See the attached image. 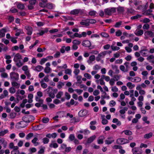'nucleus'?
<instances>
[{
  "mask_svg": "<svg viewBox=\"0 0 154 154\" xmlns=\"http://www.w3.org/2000/svg\"><path fill=\"white\" fill-rule=\"evenodd\" d=\"M116 8L115 7L109 8L105 9L104 11L106 15H111L112 13H115L116 12Z\"/></svg>",
  "mask_w": 154,
  "mask_h": 154,
  "instance_id": "obj_1",
  "label": "nucleus"
},
{
  "mask_svg": "<svg viewBox=\"0 0 154 154\" xmlns=\"http://www.w3.org/2000/svg\"><path fill=\"white\" fill-rule=\"evenodd\" d=\"M35 119V117L31 115H26L22 117V120H23L22 122H30Z\"/></svg>",
  "mask_w": 154,
  "mask_h": 154,
  "instance_id": "obj_2",
  "label": "nucleus"
},
{
  "mask_svg": "<svg viewBox=\"0 0 154 154\" xmlns=\"http://www.w3.org/2000/svg\"><path fill=\"white\" fill-rule=\"evenodd\" d=\"M116 143L117 144L122 145L129 142V141L128 139L124 138H119L116 140Z\"/></svg>",
  "mask_w": 154,
  "mask_h": 154,
  "instance_id": "obj_3",
  "label": "nucleus"
},
{
  "mask_svg": "<svg viewBox=\"0 0 154 154\" xmlns=\"http://www.w3.org/2000/svg\"><path fill=\"white\" fill-rule=\"evenodd\" d=\"M10 77L13 81H17L19 79V75L17 73L12 72L10 73Z\"/></svg>",
  "mask_w": 154,
  "mask_h": 154,
  "instance_id": "obj_4",
  "label": "nucleus"
},
{
  "mask_svg": "<svg viewBox=\"0 0 154 154\" xmlns=\"http://www.w3.org/2000/svg\"><path fill=\"white\" fill-rule=\"evenodd\" d=\"M37 2V0H29V4L28 5V8L29 10H32L34 8V5Z\"/></svg>",
  "mask_w": 154,
  "mask_h": 154,
  "instance_id": "obj_5",
  "label": "nucleus"
},
{
  "mask_svg": "<svg viewBox=\"0 0 154 154\" xmlns=\"http://www.w3.org/2000/svg\"><path fill=\"white\" fill-rule=\"evenodd\" d=\"M82 45L85 47H88L90 49L93 48H90L91 46V42L88 40H83L82 43Z\"/></svg>",
  "mask_w": 154,
  "mask_h": 154,
  "instance_id": "obj_6",
  "label": "nucleus"
},
{
  "mask_svg": "<svg viewBox=\"0 0 154 154\" xmlns=\"http://www.w3.org/2000/svg\"><path fill=\"white\" fill-rule=\"evenodd\" d=\"M132 152L133 154H141L142 153V150H139L138 147H135L132 149Z\"/></svg>",
  "mask_w": 154,
  "mask_h": 154,
  "instance_id": "obj_7",
  "label": "nucleus"
},
{
  "mask_svg": "<svg viewBox=\"0 0 154 154\" xmlns=\"http://www.w3.org/2000/svg\"><path fill=\"white\" fill-rule=\"evenodd\" d=\"M88 110L86 109L81 110L78 113V115L81 117H84L87 114Z\"/></svg>",
  "mask_w": 154,
  "mask_h": 154,
  "instance_id": "obj_8",
  "label": "nucleus"
},
{
  "mask_svg": "<svg viewBox=\"0 0 154 154\" xmlns=\"http://www.w3.org/2000/svg\"><path fill=\"white\" fill-rule=\"evenodd\" d=\"M25 29L27 31V34L28 35H30L32 33V28L29 26H25Z\"/></svg>",
  "mask_w": 154,
  "mask_h": 154,
  "instance_id": "obj_9",
  "label": "nucleus"
},
{
  "mask_svg": "<svg viewBox=\"0 0 154 154\" xmlns=\"http://www.w3.org/2000/svg\"><path fill=\"white\" fill-rule=\"evenodd\" d=\"M6 29L4 28L0 30V38H2L5 37V33L6 32Z\"/></svg>",
  "mask_w": 154,
  "mask_h": 154,
  "instance_id": "obj_10",
  "label": "nucleus"
},
{
  "mask_svg": "<svg viewBox=\"0 0 154 154\" xmlns=\"http://www.w3.org/2000/svg\"><path fill=\"white\" fill-rule=\"evenodd\" d=\"M105 137L103 136H101L99 137L97 140V142L99 144H102L103 143V140Z\"/></svg>",
  "mask_w": 154,
  "mask_h": 154,
  "instance_id": "obj_11",
  "label": "nucleus"
},
{
  "mask_svg": "<svg viewBox=\"0 0 154 154\" xmlns=\"http://www.w3.org/2000/svg\"><path fill=\"white\" fill-rule=\"evenodd\" d=\"M96 137L95 135H93L89 137L87 141V143H90L92 142L96 138Z\"/></svg>",
  "mask_w": 154,
  "mask_h": 154,
  "instance_id": "obj_12",
  "label": "nucleus"
},
{
  "mask_svg": "<svg viewBox=\"0 0 154 154\" xmlns=\"http://www.w3.org/2000/svg\"><path fill=\"white\" fill-rule=\"evenodd\" d=\"M118 13L119 14H121L123 13L125 11L124 8L123 7L119 6L117 8Z\"/></svg>",
  "mask_w": 154,
  "mask_h": 154,
  "instance_id": "obj_13",
  "label": "nucleus"
},
{
  "mask_svg": "<svg viewBox=\"0 0 154 154\" xmlns=\"http://www.w3.org/2000/svg\"><path fill=\"white\" fill-rule=\"evenodd\" d=\"M44 7H41L42 8H45L46 7L50 9H52L53 8V4L51 3H46L44 5Z\"/></svg>",
  "mask_w": 154,
  "mask_h": 154,
  "instance_id": "obj_14",
  "label": "nucleus"
},
{
  "mask_svg": "<svg viewBox=\"0 0 154 154\" xmlns=\"http://www.w3.org/2000/svg\"><path fill=\"white\" fill-rule=\"evenodd\" d=\"M87 19L85 20H82V21L80 22V24L82 25H85L86 26H88L89 24L88 23Z\"/></svg>",
  "mask_w": 154,
  "mask_h": 154,
  "instance_id": "obj_15",
  "label": "nucleus"
},
{
  "mask_svg": "<svg viewBox=\"0 0 154 154\" xmlns=\"http://www.w3.org/2000/svg\"><path fill=\"white\" fill-rule=\"evenodd\" d=\"M75 103L74 100L73 99H71L70 102H67L66 103V105L69 107H70L71 105H72Z\"/></svg>",
  "mask_w": 154,
  "mask_h": 154,
  "instance_id": "obj_16",
  "label": "nucleus"
},
{
  "mask_svg": "<svg viewBox=\"0 0 154 154\" xmlns=\"http://www.w3.org/2000/svg\"><path fill=\"white\" fill-rule=\"evenodd\" d=\"M43 126H34L32 127V129L35 131L41 130L43 128Z\"/></svg>",
  "mask_w": 154,
  "mask_h": 154,
  "instance_id": "obj_17",
  "label": "nucleus"
},
{
  "mask_svg": "<svg viewBox=\"0 0 154 154\" xmlns=\"http://www.w3.org/2000/svg\"><path fill=\"white\" fill-rule=\"evenodd\" d=\"M17 7L19 9L23 10L25 8V5L24 4L20 2L17 5Z\"/></svg>",
  "mask_w": 154,
  "mask_h": 154,
  "instance_id": "obj_18",
  "label": "nucleus"
},
{
  "mask_svg": "<svg viewBox=\"0 0 154 154\" xmlns=\"http://www.w3.org/2000/svg\"><path fill=\"white\" fill-rule=\"evenodd\" d=\"M42 1L41 2H40L39 3V5L40 7H44V5L45 4L48 2V0H40Z\"/></svg>",
  "mask_w": 154,
  "mask_h": 154,
  "instance_id": "obj_19",
  "label": "nucleus"
},
{
  "mask_svg": "<svg viewBox=\"0 0 154 154\" xmlns=\"http://www.w3.org/2000/svg\"><path fill=\"white\" fill-rule=\"evenodd\" d=\"M70 14L72 15H77L79 14L78 9H74L71 11Z\"/></svg>",
  "mask_w": 154,
  "mask_h": 154,
  "instance_id": "obj_20",
  "label": "nucleus"
},
{
  "mask_svg": "<svg viewBox=\"0 0 154 154\" xmlns=\"http://www.w3.org/2000/svg\"><path fill=\"white\" fill-rule=\"evenodd\" d=\"M43 69V67L42 66L40 65H38L35 67V70L38 72H40Z\"/></svg>",
  "mask_w": 154,
  "mask_h": 154,
  "instance_id": "obj_21",
  "label": "nucleus"
},
{
  "mask_svg": "<svg viewBox=\"0 0 154 154\" xmlns=\"http://www.w3.org/2000/svg\"><path fill=\"white\" fill-rule=\"evenodd\" d=\"M11 85L13 87H17V88H18L20 87V84L15 81H14L11 82Z\"/></svg>",
  "mask_w": 154,
  "mask_h": 154,
  "instance_id": "obj_22",
  "label": "nucleus"
},
{
  "mask_svg": "<svg viewBox=\"0 0 154 154\" xmlns=\"http://www.w3.org/2000/svg\"><path fill=\"white\" fill-rule=\"evenodd\" d=\"M112 122L114 123H117V125H121V123L120 121H119L116 118H114L113 119Z\"/></svg>",
  "mask_w": 154,
  "mask_h": 154,
  "instance_id": "obj_23",
  "label": "nucleus"
},
{
  "mask_svg": "<svg viewBox=\"0 0 154 154\" xmlns=\"http://www.w3.org/2000/svg\"><path fill=\"white\" fill-rule=\"evenodd\" d=\"M152 135V133L150 132L148 134H146L144 136V137L145 139H149L151 137Z\"/></svg>",
  "mask_w": 154,
  "mask_h": 154,
  "instance_id": "obj_24",
  "label": "nucleus"
},
{
  "mask_svg": "<svg viewBox=\"0 0 154 154\" xmlns=\"http://www.w3.org/2000/svg\"><path fill=\"white\" fill-rule=\"evenodd\" d=\"M15 58H17V60L21 59V56L19 53H17L14 56V62H16V61L15 60Z\"/></svg>",
  "mask_w": 154,
  "mask_h": 154,
  "instance_id": "obj_25",
  "label": "nucleus"
},
{
  "mask_svg": "<svg viewBox=\"0 0 154 154\" xmlns=\"http://www.w3.org/2000/svg\"><path fill=\"white\" fill-rule=\"evenodd\" d=\"M127 86L129 87V88L131 89L134 88L135 85L134 84H132L131 82H128L127 83Z\"/></svg>",
  "mask_w": 154,
  "mask_h": 154,
  "instance_id": "obj_26",
  "label": "nucleus"
},
{
  "mask_svg": "<svg viewBox=\"0 0 154 154\" xmlns=\"http://www.w3.org/2000/svg\"><path fill=\"white\" fill-rule=\"evenodd\" d=\"M144 34H146L151 37H153V32L151 31H147L145 32Z\"/></svg>",
  "mask_w": 154,
  "mask_h": 154,
  "instance_id": "obj_27",
  "label": "nucleus"
},
{
  "mask_svg": "<svg viewBox=\"0 0 154 154\" xmlns=\"http://www.w3.org/2000/svg\"><path fill=\"white\" fill-rule=\"evenodd\" d=\"M141 80V79L139 77H136L134 78L133 81H131L133 82H140Z\"/></svg>",
  "mask_w": 154,
  "mask_h": 154,
  "instance_id": "obj_28",
  "label": "nucleus"
},
{
  "mask_svg": "<svg viewBox=\"0 0 154 154\" xmlns=\"http://www.w3.org/2000/svg\"><path fill=\"white\" fill-rule=\"evenodd\" d=\"M122 132H124L125 135H131L132 134V132L128 130H124L122 131Z\"/></svg>",
  "mask_w": 154,
  "mask_h": 154,
  "instance_id": "obj_29",
  "label": "nucleus"
},
{
  "mask_svg": "<svg viewBox=\"0 0 154 154\" xmlns=\"http://www.w3.org/2000/svg\"><path fill=\"white\" fill-rule=\"evenodd\" d=\"M40 83H41V86L43 88H45L47 87V84L46 83L43 82V80H42L40 82Z\"/></svg>",
  "mask_w": 154,
  "mask_h": 154,
  "instance_id": "obj_30",
  "label": "nucleus"
},
{
  "mask_svg": "<svg viewBox=\"0 0 154 154\" xmlns=\"http://www.w3.org/2000/svg\"><path fill=\"white\" fill-rule=\"evenodd\" d=\"M87 20H88V22L89 24L90 23L94 24L96 22V21L95 19H87Z\"/></svg>",
  "mask_w": 154,
  "mask_h": 154,
  "instance_id": "obj_31",
  "label": "nucleus"
},
{
  "mask_svg": "<svg viewBox=\"0 0 154 154\" xmlns=\"http://www.w3.org/2000/svg\"><path fill=\"white\" fill-rule=\"evenodd\" d=\"M100 35L102 37L105 38H107L109 36V34L106 32H102L100 33Z\"/></svg>",
  "mask_w": 154,
  "mask_h": 154,
  "instance_id": "obj_32",
  "label": "nucleus"
},
{
  "mask_svg": "<svg viewBox=\"0 0 154 154\" xmlns=\"http://www.w3.org/2000/svg\"><path fill=\"white\" fill-rule=\"evenodd\" d=\"M142 17V16L140 14H137L135 16H132L131 17V20H135L138 19L139 18H140Z\"/></svg>",
  "mask_w": 154,
  "mask_h": 154,
  "instance_id": "obj_33",
  "label": "nucleus"
},
{
  "mask_svg": "<svg viewBox=\"0 0 154 154\" xmlns=\"http://www.w3.org/2000/svg\"><path fill=\"white\" fill-rule=\"evenodd\" d=\"M143 33V31L142 30H139L137 33H135V34L137 36H140L142 35Z\"/></svg>",
  "mask_w": 154,
  "mask_h": 154,
  "instance_id": "obj_34",
  "label": "nucleus"
},
{
  "mask_svg": "<svg viewBox=\"0 0 154 154\" xmlns=\"http://www.w3.org/2000/svg\"><path fill=\"white\" fill-rule=\"evenodd\" d=\"M72 42L74 45H79L81 44V42L76 39H75Z\"/></svg>",
  "mask_w": 154,
  "mask_h": 154,
  "instance_id": "obj_35",
  "label": "nucleus"
},
{
  "mask_svg": "<svg viewBox=\"0 0 154 154\" xmlns=\"http://www.w3.org/2000/svg\"><path fill=\"white\" fill-rule=\"evenodd\" d=\"M69 139L71 141H73L75 139V136L74 134H70L69 137Z\"/></svg>",
  "mask_w": 154,
  "mask_h": 154,
  "instance_id": "obj_36",
  "label": "nucleus"
},
{
  "mask_svg": "<svg viewBox=\"0 0 154 154\" xmlns=\"http://www.w3.org/2000/svg\"><path fill=\"white\" fill-rule=\"evenodd\" d=\"M58 145L56 143H51L49 145L50 147H53L54 148H57L58 147Z\"/></svg>",
  "mask_w": 154,
  "mask_h": 154,
  "instance_id": "obj_37",
  "label": "nucleus"
},
{
  "mask_svg": "<svg viewBox=\"0 0 154 154\" xmlns=\"http://www.w3.org/2000/svg\"><path fill=\"white\" fill-rule=\"evenodd\" d=\"M114 141V140H106L105 141V142L106 144L109 145L113 143Z\"/></svg>",
  "mask_w": 154,
  "mask_h": 154,
  "instance_id": "obj_38",
  "label": "nucleus"
},
{
  "mask_svg": "<svg viewBox=\"0 0 154 154\" xmlns=\"http://www.w3.org/2000/svg\"><path fill=\"white\" fill-rule=\"evenodd\" d=\"M63 92L62 91H59L58 93V94H57L56 97L57 98L60 99V98L61 96L62 95Z\"/></svg>",
  "mask_w": 154,
  "mask_h": 154,
  "instance_id": "obj_39",
  "label": "nucleus"
},
{
  "mask_svg": "<svg viewBox=\"0 0 154 154\" xmlns=\"http://www.w3.org/2000/svg\"><path fill=\"white\" fill-rule=\"evenodd\" d=\"M42 140L43 143L45 144L48 143L49 141V139L46 137L44 138Z\"/></svg>",
  "mask_w": 154,
  "mask_h": 154,
  "instance_id": "obj_40",
  "label": "nucleus"
},
{
  "mask_svg": "<svg viewBox=\"0 0 154 154\" xmlns=\"http://www.w3.org/2000/svg\"><path fill=\"white\" fill-rule=\"evenodd\" d=\"M8 132V131L7 129L3 131H2L0 132V136H3L6 133H7Z\"/></svg>",
  "mask_w": 154,
  "mask_h": 154,
  "instance_id": "obj_41",
  "label": "nucleus"
},
{
  "mask_svg": "<svg viewBox=\"0 0 154 154\" xmlns=\"http://www.w3.org/2000/svg\"><path fill=\"white\" fill-rule=\"evenodd\" d=\"M58 83L59 84L57 85V88L59 89L61 88L62 86H64V83L61 82H59Z\"/></svg>",
  "mask_w": 154,
  "mask_h": 154,
  "instance_id": "obj_42",
  "label": "nucleus"
},
{
  "mask_svg": "<svg viewBox=\"0 0 154 154\" xmlns=\"http://www.w3.org/2000/svg\"><path fill=\"white\" fill-rule=\"evenodd\" d=\"M122 35V32L119 29L116 32V35L117 36H120Z\"/></svg>",
  "mask_w": 154,
  "mask_h": 154,
  "instance_id": "obj_43",
  "label": "nucleus"
},
{
  "mask_svg": "<svg viewBox=\"0 0 154 154\" xmlns=\"http://www.w3.org/2000/svg\"><path fill=\"white\" fill-rule=\"evenodd\" d=\"M96 13V12L95 11H91L89 12V14L91 16H93L95 15Z\"/></svg>",
  "mask_w": 154,
  "mask_h": 154,
  "instance_id": "obj_44",
  "label": "nucleus"
},
{
  "mask_svg": "<svg viewBox=\"0 0 154 154\" xmlns=\"http://www.w3.org/2000/svg\"><path fill=\"white\" fill-rule=\"evenodd\" d=\"M51 69L49 67H46L44 69V72L46 73H48L50 72Z\"/></svg>",
  "mask_w": 154,
  "mask_h": 154,
  "instance_id": "obj_45",
  "label": "nucleus"
},
{
  "mask_svg": "<svg viewBox=\"0 0 154 154\" xmlns=\"http://www.w3.org/2000/svg\"><path fill=\"white\" fill-rule=\"evenodd\" d=\"M134 10L132 8H128L127 11V13L128 14H133L134 13Z\"/></svg>",
  "mask_w": 154,
  "mask_h": 154,
  "instance_id": "obj_46",
  "label": "nucleus"
},
{
  "mask_svg": "<svg viewBox=\"0 0 154 154\" xmlns=\"http://www.w3.org/2000/svg\"><path fill=\"white\" fill-rule=\"evenodd\" d=\"M47 60V59L46 58H43L41 59L40 62V64L41 65H43V64H44L45 62Z\"/></svg>",
  "mask_w": 154,
  "mask_h": 154,
  "instance_id": "obj_47",
  "label": "nucleus"
},
{
  "mask_svg": "<svg viewBox=\"0 0 154 154\" xmlns=\"http://www.w3.org/2000/svg\"><path fill=\"white\" fill-rule=\"evenodd\" d=\"M48 94L49 96L51 97V98H54L55 97V95L54 94V93H53V92H52L51 91V92H50V93H48Z\"/></svg>",
  "mask_w": 154,
  "mask_h": 154,
  "instance_id": "obj_48",
  "label": "nucleus"
},
{
  "mask_svg": "<svg viewBox=\"0 0 154 154\" xmlns=\"http://www.w3.org/2000/svg\"><path fill=\"white\" fill-rule=\"evenodd\" d=\"M84 76L88 79H90L91 78V75L89 73H86L84 74Z\"/></svg>",
  "mask_w": 154,
  "mask_h": 154,
  "instance_id": "obj_49",
  "label": "nucleus"
},
{
  "mask_svg": "<svg viewBox=\"0 0 154 154\" xmlns=\"http://www.w3.org/2000/svg\"><path fill=\"white\" fill-rule=\"evenodd\" d=\"M60 55V53L59 51L57 52L54 55V57L55 58L59 57Z\"/></svg>",
  "mask_w": 154,
  "mask_h": 154,
  "instance_id": "obj_50",
  "label": "nucleus"
},
{
  "mask_svg": "<svg viewBox=\"0 0 154 154\" xmlns=\"http://www.w3.org/2000/svg\"><path fill=\"white\" fill-rule=\"evenodd\" d=\"M147 117L146 116L144 117L143 118V120L147 124H148L149 123V121L147 120Z\"/></svg>",
  "mask_w": 154,
  "mask_h": 154,
  "instance_id": "obj_51",
  "label": "nucleus"
},
{
  "mask_svg": "<svg viewBox=\"0 0 154 154\" xmlns=\"http://www.w3.org/2000/svg\"><path fill=\"white\" fill-rule=\"evenodd\" d=\"M112 148L116 149H120L122 148V146L119 145H115L112 146Z\"/></svg>",
  "mask_w": 154,
  "mask_h": 154,
  "instance_id": "obj_52",
  "label": "nucleus"
},
{
  "mask_svg": "<svg viewBox=\"0 0 154 154\" xmlns=\"http://www.w3.org/2000/svg\"><path fill=\"white\" fill-rule=\"evenodd\" d=\"M111 47L113 51H118L120 49V48L117 46H111Z\"/></svg>",
  "mask_w": 154,
  "mask_h": 154,
  "instance_id": "obj_53",
  "label": "nucleus"
},
{
  "mask_svg": "<svg viewBox=\"0 0 154 154\" xmlns=\"http://www.w3.org/2000/svg\"><path fill=\"white\" fill-rule=\"evenodd\" d=\"M65 95L67 100H69L70 98L71 95L67 92H66Z\"/></svg>",
  "mask_w": 154,
  "mask_h": 154,
  "instance_id": "obj_54",
  "label": "nucleus"
},
{
  "mask_svg": "<svg viewBox=\"0 0 154 154\" xmlns=\"http://www.w3.org/2000/svg\"><path fill=\"white\" fill-rule=\"evenodd\" d=\"M49 121V119L48 118L44 117L42 119V122L44 123H47Z\"/></svg>",
  "mask_w": 154,
  "mask_h": 154,
  "instance_id": "obj_55",
  "label": "nucleus"
},
{
  "mask_svg": "<svg viewBox=\"0 0 154 154\" xmlns=\"http://www.w3.org/2000/svg\"><path fill=\"white\" fill-rule=\"evenodd\" d=\"M122 22L121 21L117 22L115 25V27L116 28L119 27L122 25Z\"/></svg>",
  "mask_w": 154,
  "mask_h": 154,
  "instance_id": "obj_56",
  "label": "nucleus"
},
{
  "mask_svg": "<svg viewBox=\"0 0 154 154\" xmlns=\"http://www.w3.org/2000/svg\"><path fill=\"white\" fill-rule=\"evenodd\" d=\"M33 135V134L32 133H30L28 134L26 136V139H29L31 137H32Z\"/></svg>",
  "mask_w": 154,
  "mask_h": 154,
  "instance_id": "obj_57",
  "label": "nucleus"
},
{
  "mask_svg": "<svg viewBox=\"0 0 154 154\" xmlns=\"http://www.w3.org/2000/svg\"><path fill=\"white\" fill-rule=\"evenodd\" d=\"M16 91L15 89L13 87H11L9 88V92L11 94H14Z\"/></svg>",
  "mask_w": 154,
  "mask_h": 154,
  "instance_id": "obj_58",
  "label": "nucleus"
},
{
  "mask_svg": "<svg viewBox=\"0 0 154 154\" xmlns=\"http://www.w3.org/2000/svg\"><path fill=\"white\" fill-rule=\"evenodd\" d=\"M8 20L9 22L11 23L14 21V18L13 16H10L8 17Z\"/></svg>",
  "mask_w": 154,
  "mask_h": 154,
  "instance_id": "obj_59",
  "label": "nucleus"
},
{
  "mask_svg": "<svg viewBox=\"0 0 154 154\" xmlns=\"http://www.w3.org/2000/svg\"><path fill=\"white\" fill-rule=\"evenodd\" d=\"M100 66L97 64H96L93 67V69L94 70H97L100 69Z\"/></svg>",
  "mask_w": 154,
  "mask_h": 154,
  "instance_id": "obj_60",
  "label": "nucleus"
},
{
  "mask_svg": "<svg viewBox=\"0 0 154 154\" xmlns=\"http://www.w3.org/2000/svg\"><path fill=\"white\" fill-rule=\"evenodd\" d=\"M109 104L110 106H113L116 105V103L115 101L112 100L110 102Z\"/></svg>",
  "mask_w": 154,
  "mask_h": 154,
  "instance_id": "obj_61",
  "label": "nucleus"
},
{
  "mask_svg": "<svg viewBox=\"0 0 154 154\" xmlns=\"http://www.w3.org/2000/svg\"><path fill=\"white\" fill-rule=\"evenodd\" d=\"M36 24L38 26H42L44 25V23L42 22H37Z\"/></svg>",
  "mask_w": 154,
  "mask_h": 154,
  "instance_id": "obj_62",
  "label": "nucleus"
},
{
  "mask_svg": "<svg viewBox=\"0 0 154 154\" xmlns=\"http://www.w3.org/2000/svg\"><path fill=\"white\" fill-rule=\"evenodd\" d=\"M53 103L56 104H58L59 103H61V101H60L58 99H55L54 101H53Z\"/></svg>",
  "mask_w": 154,
  "mask_h": 154,
  "instance_id": "obj_63",
  "label": "nucleus"
},
{
  "mask_svg": "<svg viewBox=\"0 0 154 154\" xmlns=\"http://www.w3.org/2000/svg\"><path fill=\"white\" fill-rule=\"evenodd\" d=\"M89 59L91 61H94L95 59V57L94 55H91L89 57Z\"/></svg>",
  "mask_w": 154,
  "mask_h": 154,
  "instance_id": "obj_64",
  "label": "nucleus"
}]
</instances>
